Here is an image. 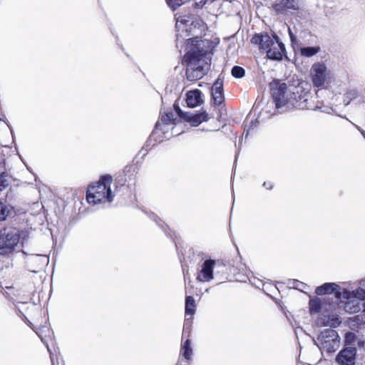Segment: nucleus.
<instances>
[{"label":"nucleus","instance_id":"nucleus-11","mask_svg":"<svg viewBox=\"0 0 365 365\" xmlns=\"http://www.w3.org/2000/svg\"><path fill=\"white\" fill-rule=\"evenodd\" d=\"M277 14H284L288 10L299 11L301 8L300 0H279L272 6Z\"/></svg>","mask_w":365,"mask_h":365},{"label":"nucleus","instance_id":"nucleus-24","mask_svg":"<svg viewBox=\"0 0 365 365\" xmlns=\"http://www.w3.org/2000/svg\"><path fill=\"white\" fill-rule=\"evenodd\" d=\"M33 260L38 261L41 265H47L49 262V258L46 255H36L34 256Z\"/></svg>","mask_w":365,"mask_h":365},{"label":"nucleus","instance_id":"nucleus-33","mask_svg":"<svg viewBox=\"0 0 365 365\" xmlns=\"http://www.w3.org/2000/svg\"><path fill=\"white\" fill-rule=\"evenodd\" d=\"M348 101H349V98H344V102H346V101L347 102Z\"/></svg>","mask_w":365,"mask_h":365},{"label":"nucleus","instance_id":"nucleus-2","mask_svg":"<svg viewBox=\"0 0 365 365\" xmlns=\"http://www.w3.org/2000/svg\"><path fill=\"white\" fill-rule=\"evenodd\" d=\"M192 46L185 54L182 63L186 65V77L190 81L200 79L210 68L211 55L209 47L205 46V42L202 40L189 39Z\"/></svg>","mask_w":365,"mask_h":365},{"label":"nucleus","instance_id":"nucleus-1","mask_svg":"<svg viewBox=\"0 0 365 365\" xmlns=\"http://www.w3.org/2000/svg\"><path fill=\"white\" fill-rule=\"evenodd\" d=\"M272 98L276 108L282 109L280 112H284L292 108L317 110L330 113L333 109L329 107H319L314 106L312 96L308 92H305L302 88H288L286 83L278 84L272 89Z\"/></svg>","mask_w":365,"mask_h":365},{"label":"nucleus","instance_id":"nucleus-8","mask_svg":"<svg viewBox=\"0 0 365 365\" xmlns=\"http://www.w3.org/2000/svg\"><path fill=\"white\" fill-rule=\"evenodd\" d=\"M174 108L178 116L188 122L192 126H198L202 122L208 120V115L205 111L197 113L182 112L175 103L174 104Z\"/></svg>","mask_w":365,"mask_h":365},{"label":"nucleus","instance_id":"nucleus-5","mask_svg":"<svg viewBox=\"0 0 365 365\" xmlns=\"http://www.w3.org/2000/svg\"><path fill=\"white\" fill-rule=\"evenodd\" d=\"M314 342L320 350L331 353L339 349L340 338L336 331L327 329L321 331Z\"/></svg>","mask_w":365,"mask_h":365},{"label":"nucleus","instance_id":"nucleus-23","mask_svg":"<svg viewBox=\"0 0 365 365\" xmlns=\"http://www.w3.org/2000/svg\"><path fill=\"white\" fill-rule=\"evenodd\" d=\"M187 0H166L168 6L173 11L183 5Z\"/></svg>","mask_w":365,"mask_h":365},{"label":"nucleus","instance_id":"nucleus-12","mask_svg":"<svg viewBox=\"0 0 365 365\" xmlns=\"http://www.w3.org/2000/svg\"><path fill=\"white\" fill-rule=\"evenodd\" d=\"M341 323L339 315L336 314H322L317 319L318 327H338Z\"/></svg>","mask_w":365,"mask_h":365},{"label":"nucleus","instance_id":"nucleus-27","mask_svg":"<svg viewBox=\"0 0 365 365\" xmlns=\"http://www.w3.org/2000/svg\"><path fill=\"white\" fill-rule=\"evenodd\" d=\"M192 318L193 317H188L185 315V319L184 322V329L185 330H187L190 328L192 323Z\"/></svg>","mask_w":365,"mask_h":365},{"label":"nucleus","instance_id":"nucleus-7","mask_svg":"<svg viewBox=\"0 0 365 365\" xmlns=\"http://www.w3.org/2000/svg\"><path fill=\"white\" fill-rule=\"evenodd\" d=\"M310 75L313 85L315 87L322 88L329 78V71L324 63L318 62L312 65Z\"/></svg>","mask_w":365,"mask_h":365},{"label":"nucleus","instance_id":"nucleus-6","mask_svg":"<svg viewBox=\"0 0 365 365\" xmlns=\"http://www.w3.org/2000/svg\"><path fill=\"white\" fill-rule=\"evenodd\" d=\"M20 240L19 230L8 227L0 230V255L11 253Z\"/></svg>","mask_w":365,"mask_h":365},{"label":"nucleus","instance_id":"nucleus-4","mask_svg":"<svg viewBox=\"0 0 365 365\" xmlns=\"http://www.w3.org/2000/svg\"><path fill=\"white\" fill-rule=\"evenodd\" d=\"M113 178L110 175L102 176L95 185H91L86 192V199L89 204L96 205L105 200L111 202L113 200L110 185Z\"/></svg>","mask_w":365,"mask_h":365},{"label":"nucleus","instance_id":"nucleus-29","mask_svg":"<svg viewBox=\"0 0 365 365\" xmlns=\"http://www.w3.org/2000/svg\"><path fill=\"white\" fill-rule=\"evenodd\" d=\"M288 32H289V36L290 37V40L293 43L294 41L296 39V37L294 35V34L292 33V31L289 27H288Z\"/></svg>","mask_w":365,"mask_h":365},{"label":"nucleus","instance_id":"nucleus-19","mask_svg":"<svg viewBox=\"0 0 365 365\" xmlns=\"http://www.w3.org/2000/svg\"><path fill=\"white\" fill-rule=\"evenodd\" d=\"M321 51L320 46H304L300 48V54L304 57L310 58Z\"/></svg>","mask_w":365,"mask_h":365},{"label":"nucleus","instance_id":"nucleus-31","mask_svg":"<svg viewBox=\"0 0 365 365\" xmlns=\"http://www.w3.org/2000/svg\"><path fill=\"white\" fill-rule=\"evenodd\" d=\"M363 312L365 313V302L362 304Z\"/></svg>","mask_w":365,"mask_h":365},{"label":"nucleus","instance_id":"nucleus-18","mask_svg":"<svg viewBox=\"0 0 365 365\" xmlns=\"http://www.w3.org/2000/svg\"><path fill=\"white\" fill-rule=\"evenodd\" d=\"M196 304L195 301L192 296H187L185 298V315L191 316L195 313Z\"/></svg>","mask_w":365,"mask_h":365},{"label":"nucleus","instance_id":"nucleus-15","mask_svg":"<svg viewBox=\"0 0 365 365\" xmlns=\"http://www.w3.org/2000/svg\"><path fill=\"white\" fill-rule=\"evenodd\" d=\"M186 103L190 108H195L202 103V92L198 89L190 91L186 94Z\"/></svg>","mask_w":365,"mask_h":365},{"label":"nucleus","instance_id":"nucleus-21","mask_svg":"<svg viewBox=\"0 0 365 365\" xmlns=\"http://www.w3.org/2000/svg\"><path fill=\"white\" fill-rule=\"evenodd\" d=\"M309 310L312 314L319 312L321 309V301L318 298L309 301Z\"/></svg>","mask_w":365,"mask_h":365},{"label":"nucleus","instance_id":"nucleus-14","mask_svg":"<svg viewBox=\"0 0 365 365\" xmlns=\"http://www.w3.org/2000/svg\"><path fill=\"white\" fill-rule=\"evenodd\" d=\"M174 113L172 110L165 112L161 115L160 120H158L155 126V130H159L165 133L167 129L166 127L169 125L173 124Z\"/></svg>","mask_w":365,"mask_h":365},{"label":"nucleus","instance_id":"nucleus-22","mask_svg":"<svg viewBox=\"0 0 365 365\" xmlns=\"http://www.w3.org/2000/svg\"><path fill=\"white\" fill-rule=\"evenodd\" d=\"M231 73L235 78H241L245 76V71L241 66H235L232 68Z\"/></svg>","mask_w":365,"mask_h":365},{"label":"nucleus","instance_id":"nucleus-34","mask_svg":"<svg viewBox=\"0 0 365 365\" xmlns=\"http://www.w3.org/2000/svg\"><path fill=\"white\" fill-rule=\"evenodd\" d=\"M47 348H48V351H50V349L48 348V346H47Z\"/></svg>","mask_w":365,"mask_h":365},{"label":"nucleus","instance_id":"nucleus-32","mask_svg":"<svg viewBox=\"0 0 365 365\" xmlns=\"http://www.w3.org/2000/svg\"><path fill=\"white\" fill-rule=\"evenodd\" d=\"M51 359L52 364L54 365V361H53V359L52 358V356H51Z\"/></svg>","mask_w":365,"mask_h":365},{"label":"nucleus","instance_id":"nucleus-17","mask_svg":"<svg viewBox=\"0 0 365 365\" xmlns=\"http://www.w3.org/2000/svg\"><path fill=\"white\" fill-rule=\"evenodd\" d=\"M14 213V208L6 201L0 200V222L5 221Z\"/></svg>","mask_w":365,"mask_h":365},{"label":"nucleus","instance_id":"nucleus-9","mask_svg":"<svg viewBox=\"0 0 365 365\" xmlns=\"http://www.w3.org/2000/svg\"><path fill=\"white\" fill-rule=\"evenodd\" d=\"M356 349L348 346L342 349L336 356V361L339 365H355Z\"/></svg>","mask_w":365,"mask_h":365},{"label":"nucleus","instance_id":"nucleus-13","mask_svg":"<svg viewBox=\"0 0 365 365\" xmlns=\"http://www.w3.org/2000/svg\"><path fill=\"white\" fill-rule=\"evenodd\" d=\"M212 96L215 105H220L224 101L223 81L218 78L212 86Z\"/></svg>","mask_w":365,"mask_h":365},{"label":"nucleus","instance_id":"nucleus-16","mask_svg":"<svg viewBox=\"0 0 365 365\" xmlns=\"http://www.w3.org/2000/svg\"><path fill=\"white\" fill-rule=\"evenodd\" d=\"M339 288V285L335 283H324V284L317 287L315 293L317 295H324L327 294H332L336 292L337 295L339 294V292L336 291Z\"/></svg>","mask_w":365,"mask_h":365},{"label":"nucleus","instance_id":"nucleus-26","mask_svg":"<svg viewBox=\"0 0 365 365\" xmlns=\"http://www.w3.org/2000/svg\"><path fill=\"white\" fill-rule=\"evenodd\" d=\"M354 296L361 300L365 301V289L358 288L353 291Z\"/></svg>","mask_w":365,"mask_h":365},{"label":"nucleus","instance_id":"nucleus-20","mask_svg":"<svg viewBox=\"0 0 365 365\" xmlns=\"http://www.w3.org/2000/svg\"><path fill=\"white\" fill-rule=\"evenodd\" d=\"M182 355L187 359L189 360L192 354V349L191 348V341L190 339H187L184 341L181 349Z\"/></svg>","mask_w":365,"mask_h":365},{"label":"nucleus","instance_id":"nucleus-25","mask_svg":"<svg viewBox=\"0 0 365 365\" xmlns=\"http://www.w3.org/2000/svg\"><path fill=\"white\" fill-rule=\"evenodd\" d=\"M357 96H358V93L356 90H354V89L349 90L346 93V98H349V101L345 103V105L346 106L348 105L351 101H352L353 99H355Z\"/></svg>","mask_w":365,"mask_h":365},{"label":"nucleus","instance_id":"nucleus-28","mask_svg":"<svg viewBox=\"0 0 365 365\" xmlns=\"http://www.w3.org/2000/svg\"><path fill=\"white\" fill-rule=\"evenodd\" d=\"M262 186L267 190H272L274 187L273 182L271 181H265L263 182Z\"/></svg>","mask_w":365,"mask_h":365},{"label":"nucleus","instance_id":"nucleus-10","mask_svg":"<svg viewBox=\"0 0 365 365\" xmlns=\"http://www.w3.org/2000/svg\"><path fill=\"white\" fill-rule=\"evenodd\" d=\"M215 260L212 259H208L204 261L201 266V269L198 275L197 276V279L201 282H207L211 281L213 278V269L215 265Z\"/></svg>","mask_w":365,"mask_h":365},{"label":"nucleus","instance_id":"nucleus-30","mask_svg":"<svg viewBox=\"0 0 365 365\" xmlns=\"http://www.w3.org/2000/svg\"><path fill=\"white\" fill-rule=\"evenodd\" d=\"M356 128L358 129V130L361 133V135H363V137L365 138V131L364 130H362L360 127H359L358 125H356Z\"/></svg>","mask_w":365,"mask_h":365},{"label":"nucleus","instance_id":"nucleus-3","mask_svg":"<svg viewBox=\"0 0 365 365\" xmlns=\"http://www.w3.org/2000/svg\"><path fill=\"white\" fill-rule=\"evenodd\" d=\"M251 42L259 45V49L265 52L267 58L270 60L281 61L285 55V46L275 33L255 34Z\"/></svg>","mask_w":365,"mask_h":365}]
</instances>
